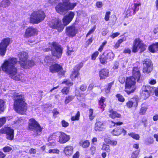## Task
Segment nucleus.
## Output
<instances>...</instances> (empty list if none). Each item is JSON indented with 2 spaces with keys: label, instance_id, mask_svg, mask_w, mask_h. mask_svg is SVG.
Returning <instances> with one entry per match:
<instances>
[{
  "label": "nucleus",
  "instance_id": "obj_1",
  "mask_svg": "<svg viewBox=\"0 0 158 158\" xmlns=\"http://www.w3.org/2000/svg\"><path fill=\"white\" fill-rule=\"evenodd\" d=\"M17 62V59L15 58L6 60L2 66V69L3 71L8 74L12 79L22 81L24 80V75L17 72V69L16 67Z\"/></svg>",
  "mask_w": 158,
  "mask_h": 158
},
{
  "label": "nucleus",
  "instance_id": "obj_2",
  "mask_svg": "<svg viewBox=\"0 0 158 158\" xmlns=\"http://www.w3.org/2000/svg\"><path fill=\"white\" fill-rule=\"evenodd\" d=\"M14 108L15 110L19 114H24L27 111V107L24 95L16 94L14 95Z\"/></svg>",
  "mask_w": 158,
  "mask_h": 158
},
{
  "label": "nucleus",
  "instance_id": "obj_3",
  "mask_svg": "<svg viewBox=\"0 0 158 158\" xmlns=\"http://www.w3.org/2000/svg\"><path fill=\"white\" fill-rule=\"evenodd\" d=\"M18 61L20 66L24 69H29L35 65V63L33 60L28 59V53L25 52H19L18 54Z\"/></svg>",
  "mask_w": 158,
  "mask_h": 158
},
{
  "label": "nucleus",
  "instance_id": "obj_4",
  "mask_svg": "<svg viewBox=\"0 0 158 158\" xmlns=\"http://www.w3.org/2000/svg\"><path fill=\"white\" fill-rule=\"evenodd\" d=\"M45 17L44 11L38 10L34 11L31 15L30 22L33 24H37L42 22Z\"/></svg>",
  "mask_w": 158,
  "mask_h": 158
},
{
  "label": "nucleus",
  "instance_id": "obj_5",
  "mask_svg": "<svg viewBox=\"0 0 158 158\" xmlns=\"http://www.w3.org/2000/svg\"><path fill=\"white\" fill-rule=\"evenodd\" d=\"M48 47V48L46 49V51H48L51 50L53 56L57 58L61 57L62 51L61 46L57 43L53 42L51 43H49Z\"/></svg>",
  "mask_w": 158,
  "mask_h": 158
},
{
  "label": "nucleus",
  "instance_id": "obj_6",
  "mask_svg": "<svg viewBox=\"0 0 158 158\" xmlns=\"http://www.w3.org/2000/svg\"><path fill=\"white\" fill-rule=\"evenodd\" d=\"M135 80L134 78L130 77L127 78L125 83V91L128 94L133 93L135 90Z\"/></svg>",
  "mask_w": 158,
  "mask_h": 158
},
{
  "label": "nucleus",
  "instance_id": "obj_7",
  "mask_svg": "<svg viewBox=\"0 0 158 158\" xmlns=\"http://www.w3.org/2000/svg\"><path fill=\"white\" fill-rule=\"evenodd\" d=\"M147 48L146 45L143 43L142 40L139 38H136L134 41L132 51L134 52H138L139 49L141 52L144 51Z\"/></svg>",
  "mask_w": 158,
  "mask_h": 158
},
{
  "label": "nucleus",
  "instance_id": "obj_8",
  "mask_svg": "<svg viewBox=\"0 0 158 158\" xmlns=\"http://www.w3.org/2000/svg\"><path fill=\"white\" fill-rule=\"evenodd\" d=\"M153 87L148 85L143 86L140 91L141 95L144 99H146L153 93Z\"/></svg>",
  "mask_w": 158,
  "mask_h": 158
},
{
  "label": "nucleus",
  "instance_id": "obj_9",
  "mask_svg": "<svg viewBox=\"0 0 158 158\" xmlns=\"http://www.w3.org/2000/svg\"><path fill=\"white\" fill-rule=\"evenodd\" d=\"M75 6V4H73L71 6L64 5L62 3L58 4L56 7V11L60 14H64L66 13L68 10L73 9Z\"/></svg>",
  "mask_w": 158,
  "mask_h": 158
},
{
  "label": "nucleus",
  "instance_id": "obj_10",
  "mask_svg": "<svg viewBox=\"0 0 158 158\" xmlns=\"http://www.w3.org/2000/svg\"><path fill=\"white\" fill-rule=\"evenodd\" d=\"M49 26L53 28H57L59 31H61L64 28V26L61 24V21L58 19H52L49 22Z\"/></svg>",
  "mask_w": 158,
  "mask_h": 158
},
{
  "label": "nucleus",
  "instance_id": "obj_11",
  "mask_svg": "<svg viewBox=\"0 0 158 158\" xmlns=\"http://www.w3.org/2000/svg\"><path fill=\"white\" fill-rule=\"evenodd\" d=\"M30 123L29 124V129L35 131L37 135L40 133L42 130V128L37 122L33 119H31L30 120Z\"/></svg>",
  "mask_w": 158,
  "mask_h": 158
},
{
  "label": "nucleus",
  "instance_id": "obj_12",
  "mask_svg": "<svg viewBox=\"0 0 158 158\" xmlns=\"http://www.w3.org/2000/svg\"><path fill=\"white\" fill-rule=\"evenodd\" d=\"M1 133L6 134L7 139L10 140H12L14 137V131L10 127H6L0 130Z\"/></svg>",
  "mask_w": 158,
  "mask_h": 158
},
{
  "label": "nucleus",
  "instance_id": "obj_13",
  "mask_svg": "<svg viewBox=\"0 0 158 158\" xmlns=\"http://www.w3.org/2000/svg\"><path fill=\"white\" fill-rule=\"evenodd\" d=\"M143 73H148L152 70L153 67L151 61L149 59L144 60L143 63Z\"/></svg>",
  "mask_w": 158,
  "mask_h": 158
},
{
  "label": "nucleus",
  "instance_id": "obj_14",
  "mask_svg": "<svg viewBox=\"0 0 158 158\" xmlns=\"http://www.w3.org/2000/svg\"><path fill=\"white\" fill-rule=\"evenodd\" d=\"M37 33V31L36 28L31 27L26 29L24 37L26 38H28L30 37L34 36Z\"/></svg>",
  "mask_w": 158,
  "mask_h": 158
},
{
  "label": "nucleus",
  "instance_id": "obj_15",
  "mask_svg": "<svg viewBox=\"0 0 158 158\" xmlns=\"http://www.w3.org/2000/svg\"><path fill=\"white\" fill-rule=\"evenodd\" d=\"M58 142L60 143H64L68 141L70 139V136L65 133L60 132Z\"/></svg>",
  "mask_w": 158,
  "mask_h": 158
},
{
  "label": "nucleus",
  "instance_id": "obj_16",
  "mask_svg": "<svg viewBox=\"0 0 158 158\" xmlns=\"http://www.w3.org/2000/svg\"><path fill=\"white\" fill-rule=\"evenodd\" d=\"M132 76L131 77L136 80L138 82H141L142 81L141 79V74L139 69L137 68L134 67L133 68L132 72Z\"/></svg>",
  "mask_w": 158,
  "mask_h": 158
},
{
  "label": "nucleus",
  "instance_id": "obj_17",
  "mask_svg": "<svg viewBox=\"0 0 158 158\" xmlns=\"http://www.w3.org/2000/svg\"><path fill=\"white\" fill-rule=\"evenodd\" d=\"M66 30L67 34L69 36H74L77 32L76 28L73 26L67 27Z\"/></svg>",
  "mask_w": 158,
  "mask_h": 158
},
{
  "label": "nucleus",
  "instance_id": "obj_18",
  "mask_svg": "<svg viewBox=\"0 0 158 158\" xmlns=\"http://www.w3.org/2000/svg\"><path fill=\"white\" fill-rule=\"evenodd\" d=\"M74 16V13L70 12L68 15L65 16L63 19V22L64 25H68L72 21Z\"/></svg>",
  "mask_w": 158,
  "mask_h": 158
},
{
  "label": "nucleus",
  "instance_id": "obj_19",
  "mask_svg": "<svg viewBox=\"0 0 158 158\" xmlns=\"http://www.w3.org/2000/svg\"><path fill=\"white\" fill-rule=\"evenodd\" d=\"M105 129L104 123L101 121H97L95 124L94 130L96 131H100Z\"/></svg>",
  "mask_w": 158,
  "mask_h": 158
},
{
  "label": "nucleus",
  "instance_id": "obj_20",
  "mask_svg": "<svg viewBox=\"0 0 158 158\" xmlns=\"http://www.w3.org/2000/svg\"><path fill=\"white\" fill-rule=\"evenodd\" d=\"M49 71L51 72L54 73L58 72L59 71H61L62 68L60 65L57 64H55L52 65L49 67Z\"/></svg>",
  "mask_w": 158,
  "mask_h": 158
},
{
  "label": "nucleus",
  "instance_id": "obj_21",
  "mask_svg": "<svg viewBox=\"0 0 158 158\" xmlns=\"http://www.w3.org/2000/svg\"><path fill=\"white\" fill-rule=\"evenodd\" d=\"M109 70L106 69H103L99 71V75L100 79H104L106 77L108 76Z\"/></svg>",
  "mask_w": 158,
  "mask_h": 158
},
{
  "label": "nucleus",
  "instance_id": "obj_22",
  "mask_svg": "<svg viewBox=\"0 0 158 158\" xmlns=\"http://www.w3.org/2000/svg\"><path fill=\"white\" fill-rule=\"evenodd\" d=\"M73 149V148L72 146H67L64 148V152L66 156H69L72 154Z\"/></svg>",
  "mask_w": 158,
  "mask_h": 158
},
{
  "label": "nucleus",
  "instance_id": "obj_23",
  "mask_svg": "<svg viewBox=\"0 0 158 158\" xmlns=\"http://www.w3.org/2000/svg\"><path fill=\"white\" fill-rule=\"evenodd\" d=\"M75 95L77 97V99L81 101H84L85 100L84 93H80L79 92L77 89L75 91Z\"/></svg>",
  "mask_w": 158,
  "mask_h": 158
},
{
  "label": "nucleus",
  "instance_id": "obj_24",
  "mask_svg": "<svg viewBox=\"0 0 158 158\" xmlns=\"http://www.w3.org/2000/svg\"><path fill=\"white\" fill-rule=\"evenodd\" d=\"M10 38H7L4 39L0 43V45L7 48L8 45L10 43Z\"/></svg>",
  "mask_w": 158,
  "mask_h": 158
},
{
  "label": "nucleus",
  "instance_id": "obj_25",
  "mask_svg": "<svg viewBox=\"0 0 158 158\" xmlns=\"http://www.w3.org/2000/svg\"><path fill=\"white\" fill-rule=\"evenodd\" d=\"M99 58L100 63L103 64H106L109 61L107 60V58L106 57V56L104 54H102L100 56Z\"/></svg>",
  "mask_w": 158,
  "mask_h": 158
},
{
  "label": "nucleus",
  "instance_id": "obj_26",
  "mask_svg": "<svg viewBox=\"0 0 158 158\" xmlns=\"http://www.w3.org/2000/svg\"><path fill=\"white\" fill-rule=\"evenodd\" d=\"M109 116L110 117L114 118H119L120 117V115L117 113V112L113 111L112 110L109 111Z\"/></svg>",
  "mask_w": 158,
  "mask_h": 158
},
{
  "label": "nucleus",
  "instance_id": "obj_27",
  "mask_svg": "<svg viewBox=\"0 0 158 158\" xmlns=\"http://www.w3.org/2000/svg\"><path fill=\"white\" fill-rule=\"evenodd\" d=\"M111 134L113 135L118 136L121 134V128L118 127L114 129L111 132Z\"/></svg>",
  "mask_w": 158,
  "mask_h": 158
},
{
  "label": "nucleus",
  "instance_id": "obj_28",
  "mask_svg": "<svg viewBox=\"0 0 158 158\" xmlns=\"http://www.w3.org/2000/svg\"><path fill=\"white\" fill-rule=\"evenodd\" d=\"M10 4L9 0H3L0 4V6L3 8H6L9 6Z\"/></svg>",
  "mask_w": 158,
  "mask_h": 158
},
{
  "label": "nucleus",
  "instance_id": "obj_29",
  "mask_svg": "<svg viewBox=\"0 0 158 158\" xmlns=\"http://www.w3.org/2000/svg\"><path fill=\"white\" fill-rule=\"evenodd\" d=\"M156 43L155 44H153L150 46L149 47V50L151 52L154 53L156 51H158Z\"/></svg>",
  "mask_w": 158,
  "mask_h": 158
},
{
  "label": "nucleus",
  "instance_id": "obj_30",
  "mask_svg": "<svg viewBox=\"0 0 158 158\" xmlns=\"http://www.w3.org/2000/svg\"><path fill=\"white\" fill-rule=\"evenodd\" d=\"M129 136H131L133 139L136 140H139L140 138V136L138 134L134 132H131L128 134Z\"/></svg>",
  "mask_w": 158,
  "mask_h": 158
},
{
  "label": "nucleus",
  "instance_id": "obj_31",
  "mask_svg": "<svg viewBox=\"0 0 158 158\" xmlns=\"http://www.w3.org/2000/svg\"><path fill=\"white\" fill-rule=\"evenodd\" d=\"M7 48L0 45V55L2 56L5 55L6 52Z\"/></svg>",
  "mask_w": 158,
  "mask_h": 158
},
{
  "label": "nucleus",
  "instance_id": "obj_32",
  "mask_svg": "<svg viewBox=\"0 0 158 158\" xmlns=\"http://www.w3.org/2000/svg\"><path fill=\"white\" fill-rule=\"evenodd\" d=\"M74 98V96L72 95L69 96L65 98L64 103L67 104L72 101Z\"/></svg>",
  "mask_w": 158,
  "mask_h": 158
},
{
  "label": "nucleus",
  "instance_id": "obj_33",
  "mask_svg": "<svg viewBox=\"0 0 158 158\" xmlns=\"http://www.w3.org/2000/svg\"><path fill=\"white\" fill-rule=\"evenodd\" d=\"M75 69V68H74ZM79 75L78 70L77 69L76 70L75 69H73L72 73L71 76V78L73 79L74 78H76Z\"/></svg>",
  "mask_w": 158,
  "mask_h": 158
},
{
  "label": "nucleus",
  "instance_id": "obj_34",
  "mask_svg": "<svg viewBox=\"0 0 158 158\" xmlns=\"http://www.w3.org/2000/svg\"><path fill=\"white\" fill-rule=\"evenodd\" d=\"M105 141L106 143L112 146L116 145L117 143L116 141H113L110 139H106Z\"/></svg>",
  "mask_w": 158,
  "mask_h": 158
},
{
  "label": "nucleus",
  "instance_id": "obj_35",
  "mask_svg": "<svg viewBox=\"0 0 158 158\" xmlns=\"http://www.w3.org/2000/svg\"><path fill=\"white\" fill-rule=\"evenodd\" d=\"M5 102L2 100L0 99V113L3 112L4 109Z\"/></svg>",
  "mask_w": 158,
  "mask_h": 158
},
{
  "label": "nucleus",
  "instance_id": "obj_36",
  "mask_svg": "<svg viewBox=\"0 0 158 158\" xmlns=\"http://www.w3.org/2000/svg\"><path fill=\"white\" fill-rule=\"evenodd\" d=\"M108 61H111L112 60L114 57V54L112 52H110L108 53L106 56Z\"/></svg>",
  "mask_w": 158,
  "mask_h": 158
},
{
  "label": "nucleus",
  "instance_id": "obj_37",
  "mask_svg": "<svg viewBox=\"0 0 158 158\" xmlns=\"http://www.w3.org/2000/svg\"><path fill=\"white\" fill-rule=\"evenodd\" d=\"M148 107L146 106H142L140 108L139 114L141 115H144L145 114L147 110Z\"/></svg>",
  "mask_w": 158,
  "mask_h": 158
},
{
  "label": "nucleus",
  "instance_id": "obj_38",
  "mask_svg": "<svg viewBox=\"0 0 158 158\" xmlns=\"http://www.w3.org/2000/svg\"><path fill=\"white\" fill-rule=\"evenodd\" d=\"M102 149L106 151L107 152H109L110 151V147L109 145L104 144L103 145Z\"/></svg>",
  "mask_w": 158,
  "mask_h": 158
},
{
  "label": "nucleus",
  "instance_id": "obj_39",
  "mask_svg": "<svg viewBox=\"0 0 158 158\" xmlns=\"http://www.w3.org/2000/svg\"><path fill=\"white\" fill-rule=\"evenodd\" d=\"M80 116V112L79 111H77V113L75 116H73L71 118L72 121L78 120L79 119Z\"/></svg>",
  "mask_w": 158,
  "mask_h": 158
},
{
  "label": "nucleus",
  "instance_id": "obj_40",
  "mask_svg": "<svg viewBox=\"0 0 158 158\" xmlns=\"http://www.w3.org/2000/svg\"><path fill=\"white\" fill-rule=\"evenodd\" d=\"M94 110L92 109H89V117L90 120H92L94 118L95 116L93 115Z\"/></svg>",
  "mask_w": 158,
  "mask_h": 158
},
{
  "label": "nucleus",
  "instance_id": "obj_41",
  "mask_svg": "<svg viewBox=\"0 0 158 158\" xmlns=\"http://www.w3.org/2000/svg\"><path fill=\"white\" fill-rule=\"evenodd\" d=\"M90 143L88 140H86L83 142L82 143V146L84 148H87L89 146Z\"/></svg>",
  "mask_w": 158,
  "mask_h": 158
},
{
  "label": "nucleus",
  "instance_id": "obj_42",
  "mask_svg": "<svg viewBox=\"0 0 158 158\" xmlns=\"http://www.w3.org/2000/svg\"><path fill=\"white\" fill-rule=\"evenodd\" d=\"M61 92L65 94H67L69 92V88L65 87L61 90Z\"/></svg>",
  "mask_w": 158,
  "mask_h": 158
},
{
  "label": "nucleus",
  "instance_id": "obj_43",
  "mask_svg": "<svg viewBox=\"0 0 158 158\" xmlns=\"http://www.w3.org/2000/svg\"><path fill=\"white\" fill-rule=\"evenodd\" d=\"M62 1L63 3V4L65 6L68 5V6H71L73 4H75V6L76 5V3H70L69 2V0H62Z\"/></svg>",
  "mask_w": 158,
  "mask_h": 158
},
{
  "label": "nucleus",
  "instance_id": "obj_44",
  "mask_svg": "<svg viewBox=\"0 0 158 158\" xmlns=\"http://www.w3.org/2000/svg\"><path fill=\"white\" fill-rule=\"evenodd\" d=\"M116 98H118V100L121 102H123L125 99L123 96L120 94H118L116 95Z\"/></svg>",
  "mask_w": 158,
  "mask_h": 158
},
{
  "label": "nucleus",
  "instance_id": "obj_45",
  "mask_svg": "<svg viewBox=\"0 0 158 158\" xmlns=\"http://www.w3.org/2000/svg\"><path fill=\"white\" fill-rule=\"evenodd\" d=\"M141 5V3H139L137 4L135 3L134 4V8L133 9V13L134 14H135L136 12L138 11L139 9V8H138V7L140 6Z\"/></svg>",
  "mask_w": 158,
  "mask_h": 158
},
{
  "label": "nucleus",
  "instance_id": "obj_46",
  "mask_svg": "<svg viewBox=\"0 0 158 158\" xmlns=\"http://www.w3.org/2000/svg\"><path fill=\"white\" fill-rule=\"evenodd\" d=\"M60 152L59 150L57 149H51L49 150L48 152L49 153H56L57 154H59Z\"/></svg>",
  "mask_w": 158,
  "mask_h": 158
},
{
  "label": "nucleus",
  "instance_id": "obj_47",
  "mask_svg": "<svg viewBox=\"0 0 158 158\" xmlns=\"http://www.w3.org/2000/svg\"><path fill=\"white\" fill-rule=\"evenodd\" d=\"M154 141L152 138H149L145 140V143L147 145H148L149 144H152Z\"/></svg>",
  "mask_w": 158,
  "mask_h": 158
},
{
  "label": "nucleus",
  "instance_id": "obj_48",
  "mask_svg": "<svg viewBox=\"0 0 158 158\" xmlns=\"http://www.w3.org/2000/svg\"><path fill=\"white\" fill-rule=\"evenodd\" d=\"M6 122V118L5 117L0 118V127L3 126Z\"/></svg>",
  "mask_w": 158,
  "mask_h": 158
},
{
  "label": "nucleus",
  "instance_id": "obj_49",
  "mask_svg": "<svg viewBox=\"0 0 158 158\" xmlns=\"http://www.w3.org/2000/svg\"><path fill=\"white\" fill-rule=\"evenodd\" d=\"M61 123L62 126L64 127H67L69 125V123L64 120H62Z\"/></svg>",
  "mask_w": 158,
  "mask_h": 158
},
{
  "label": "nucleus",
  "instance_id": "obj_50",
  "mask_svg": "<svg viewBox=\"0 0 158 158\" xmlns=\"http://www.w3.org/2000/svg\"><path fill=\"white\" fill-rule=\"evenodd\" d=\"M133 104L134 102H133L132 101H129L127 102L126 103V105L129 108H130L132 107Z\"/></svg>",
  "mask_w": 158,
  "mask_h": 158
},
{
  "label": "nucleus",
  "instance_id": "obj_51",
  "mask_svg": "<svg viewBox=\"0 0 158 158\" xmlns=\"http://www.w3.org/2000/svg\"><path fill=\"white\" fill-rule=\"evenodd\" d=\"M99 54V52L98 51L95 52L92 56V59L95 60Z\"/></svg>",
  "mask_w": 158,
  "mask_h": 158
},
{
  "label": "nucleus",
  "instance_id": "obj_52",
  "mask_svg": "<svg viewBox=\"0 0 158 158\" xmlns=\"http://www.w3.org/2000/svg\"><path fill=\"white\" fill-rule=\"evenodd\" d=\"M132 9H131V8L129 7L128 9H127L126 12V17H128L129 16H130L131 15V14L132 12V11L131 10Z\"/></svg>",
  "mask_w": 158,
  "mask_h": 158
},
{
  "label": "nucleus",
  "instance_id": "obj_53",
  "mask_svg": "<svg viewBox=\"0 0 158 158\" xmlns=\"http://www.w3.org/2000/svg\"><path fill=\"white\" fill-rule=\"evenodd\" d=\"M12 148L8 146L5 147L3 148V150L5 152H9L11 150Z\"/></svg>",
  "mask_w": 158,
  "mask_h": 158
},
{
  "label": "nucleus",
  "instance_id": "obj_54",
  "mask_svg": "<svg viewBox=\"0 0 158 158\" xmlns=\"http://www.w3.org/2000/svg\"><path fill=\"white\" fill-rule=\"evenodd\" d=\"M110 11H108L106 12L105 17V20L106 21H108L109 20L110 18Z\"/></svg>",
  "mask_w": 158,
  "mask_h": 158
},
{
  "label": "nucleus",
  "instance_id": "obj_55",
  "mask_svg": "<svg viewBox=\"0 0 158 158\" xmlns=\"http://www.w3.org/2000/svg\"><path fill=\"white\" fill-rule=\"evenodd\" d=\"M106 42H104L101 44L98 49V51L100 52H102L104 46L106 44Z\"/></svg>",
  "mask_w": 158,
  "mask_h": 158
},
{
  "label": "nucleus",
  "instance_id": "obj_56",
  "mask_svg": "<svg viewBox=\"0 0 158 158\" xmlns=\"http://www.w3.org/2000/svg\"><path fill=\"white\" fill-rule=\"evenodd\" d=\"M87 86L85 85H81L80 87V89L83 91H85L87 89Z\"/></svg>",
  "mask_w": 158,
  "mask_h": 158
},
{
  "label": "nucleus",
  "instance_id": "obj_57",
  "mask_svg": "<svg viewBox=\"0 0 158 158\" xmlns=\"http://www.w3.org/2000/svg\"><path fill=\"white\" fill-rule=\"evenodd\" d=\"M119 66V63L117 61H115L114 62V66L113 67V68L114 69H117Z\"/></svg>",
  "mask_w": 158,
  "mask_h": 158
},
{
  "label": "nucleus",
  "instance_id": "obj_58",
  "mask_svg": "<svg viewBox=\"0 0 158 158\" xmlns=\"http://www.w3.org/2000/svg\"><path fill=\"white\" fill-rule=\"evenodd\" d=\"M105 101V99L104 98L102 97L99 101V103L101 106H102L104 104V102Z\"/></svg>",
  "mask_w": 158,
  "mask_h": 158
},
{
  "label": "nucleus",
  "instance_id": "obj_59",
  "mask_svg": "<svg viewBox=\"0 0 158 158\" xmlns=\"http://www.w3.org/2000/svg\"><path fill=\"white\" fill-rule=\"evenodd\" d=\"M120 35V33L119 32H115L113 33L112 35H110V37L112 38H114L115 37L118 36Z\"/></svg>",
  "mask_w": 158,
  "mask_h": 158
},
{
  "label": "nucleus",
  "instance_id": "obj_60",
  "mask_svg": "<svg viewBox=\"0 0 158 158\" xmlns=\"http://www.w3.org/2000/svg\"><path fill=\"white\" fill-rule=\"evenodd\" d=\"M62 83H65L67 85H69V86H71L73 85L72 83L68 81H64Z\"/></svg>",
  "mask_w": 158,
  "mask_h": 158
},
{
  "label": "nucleus",
  "instance_id": "obj_61",
  "mask_svg": "<svg viewBox=\"0 0 158 158\" xmlns=\"http://www.w3.org/2000/svg\"><path fill=\"white\" fill-rule=\"evenodd\" d=\"M95 27H94L93 28H92L91 30L89 31V32L87 34L86 37H87L88 35H89L91 34L94 31H95Z\"/></svg>",
  "mask_w": 158,
  "mask_h": 158
},
{
  "label": "nucleus",
  "instance_id": "obj_62",
  "mask_svg": "<svg viewBox=\"0 0 158 158\" xmlns=\"http://www.w3.org/2000/svg\"><path fill=\"white\" fill-rule=\"evenodd\" d=\"M102 2H98L96 3L97 6L98 8H101L102 7Z\"/></svg>",
  "mask_w": 158,
  "mask_h": 158
},
{
  "label": "nucleus",
  "instance_id": "obj_63",
  "mask_svg": "<svg viewBox=\"0 0 158 158\" xmlns=\"http://www.w3.org/2000/svg\"><path fill=\"white\" fill-rule=\"evenodd\" d=\"M154 90L153 91L154 92L155 95L156 96H158V87L155 89L154 88H153Z\"/></svg>",
  "mask_w": 158,
  "mask_h": 158
},
{
  "label": "nucleus",
  "instance_id": "obj_64",
  "mask_svg": "<svg viewBox=\"0 0 158 158\" xmlns=\"http://www.w3.org/2000/svg\"><path fill=\"white\" fill-rule=\"evenodd\" d=\"M79 156V153L78 152H77L73 156V158H78Z\"/></svg>",
  "mask_w": 158,
  "mask_h": 158
}]
</instances>
